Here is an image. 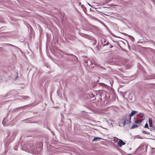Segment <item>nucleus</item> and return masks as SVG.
Returning <instances> with one entry per match:
<instances>
[{
    "label": "nucleus",
    "mask_w": 155,
    "mask_h": 155,
    "mask_svg": "<svg viewBox=\"0 0 155 155\" xmlns=\"http://www.w3.org/2000/svg\"><path fill=\"white\" fill-rule=\"evenodd\" d=\"M40 145L38 143L26 144L22 147V150L35 155H41L42 153L41 144L40 143Z\"/></svg>",
    "instance_id": "1"
},
{
    "label": "nucleus",
    "mask_w": 155,
    "mask_h": 155,
    "mask_svg": "<svg viewBox=\"0 0 155 155\" xmlns=\"http://www.w3.org/2000/svg\"><path fill=\"white\" fill-rule=\"evenodd\" d=\"M147 146L145 145H140L136 150V152L139 154L145 155L147 153Z\"/></svg>",
    "instance_id": "2"
},
{
    "label": "nucleus",
    "mask_w": 155,
    "mask_h": 155,
    "mask_svg": "<svg viewBox=\"0 0 155 155\" xmlns=\"http://www.w3.org/2000/svg\"><path fill=\"white\" fill-rule=\"evenodd\" d=\"M131 121V117L128 114L126 115L124 118V120L123 122L124 125L125 124L130 123Z\"/></svg>",
    "instance_id": "3"
},
{
    "label": "nucleus",
    "mask_w": 155,
    "mask_h": 155,
    "mask_svg": "<svg viewBox=\"0 0 155 155\" xmlns=\"http://www.w3.org/2000/svg\"><path fill=\"white\" fill-rule=\"evenodd\" d=\"M88 62H89V64H90L91 65V68H93L94 66H96V62L94 61H92V60H85V63L87 64L88 63Z\"/></svg>",
    "instance_id": "4"
},
{
    "label": "nucleus",
    "mask_w": 155,
    "mask_h": 155,
    "mask_svg": "<svg viewBox=\"0 0 155 155\" xmlns=\"http://www.w3.org/2000/svg\"><path fill=\"white\" fill-rule=\"evenodd\" d=\"M81 35L82 36L89 40H91L92 39V37L85 34L82 33L81 34Z\"/></svg>",
    "instance_id": "5"
},
{
    "label": "nucleus",
    "mask_w": 155,
    "mask_h": 155,
    "mask_svg": "<svg viewBox=\"0 0 155 155\" xmlns=\"http://www.w3.org/2000/svg\"><path fill=\"white\" fill-rule=\"evenodd\" d=\"M101 44H102L103 45V47H104L106 46H107V48H112L113 47V46L111 45L110 44L109 42H107V43L106 44H103V42H102V41H101Z\"/></svg>",
    "instance_id": "6"
},
{
    "label": "nucleus",
    "mask_w": 155,
    "mask_h": 155,
    "mask_svg": "<svg viewBox=\"0 0 155 155\" xmlns=\"http://www.w3.org/2000/svg\"><path fill=\"white\" fill-rule=\"evenodd\" d=\"M148 121L149 123V125L150 127H152V128L153 129H154L155 130V126L153 127V126L152 124V120L151 118H150L148 119Z\"/></svg>",
    "instance_id": "7"
},
{
    "label": "nucleus",
    "mask_w": 155,
    "mask_h": 155,
    "mask_svg": "<svg viewBox=\"0 0 155 155\" xmlns=\"http://www.w3.org/2000/svg\"><path fill=\"white\" fill-rule=\"evenodd\" d=\"M125 143L123 142V141L121 139H119V142L117 143V145L119 147H121L122 145L125 144Z\"/></svg>",
    "instance_id": "8"
},
{
    "label": "nucleus",
    "mask_w": 155,
    "mask_h": 155,
    "mask_svg": "<svg viewBox=\"0 0 155 155\" xmlns=\"http://www.w3.org/2000/svg\"><path fill=\"white\" fill-rule=\"evenodd\" d=\"M137 116L138 117V118H140L141 119L144 118V120L145 118V117H144V114L142 113H140L139 114H138Z\"/></svg>",
    "instance_id": "9"
},
{
    "label": "nucleus",
    "mask_w": 155,
    "mask_h": 155,
    "mask_svg": "<svg viewBox=\"0 0 155 155\" xmlns=\"http://www.w3.org/2000/svg\"><path fill=\"white\" fill-rule=\"evenodd\" d=\"M134 122L136 124H140L141 123V122L144 120V118L141 119L140 120H137L135 119V117H134Z\"/></svg>",
    "instance_id": "10"
},
{
    "label": "nucleus",
    "mask_w": 155,
    "mask_h": 155,
    "mask_svg": "<svg viewBox=\"0 0 155 155\" xmlns=\"http://www.w3.org/2000/svg\"><path fill=\"white\" fill-rule=\"evenodd\" d=\"M90 97L91 101H94L96 100L95 96L93 94H91L90 95Z\"/></svg>",
    "instance_id": "11"
},
{
    "label": "nucleus",
    "mask_w": 155,
    "mask_h": 155,
    "mask_svg": "<svg viewBox=\"0 0 155 155\" xmlns=\"http://www.w3.org/2000/svg\"><path fill=\"white\" fill-rule=\"evenodd\" d=\"M137 112H138L137 111L134 110H132L130 114H129V115H130V117H131V116L134 115L136 113H137Z\"/></svg>",
    "instance_id": "12"
},
{
    "label": "nucleus",
    "mask_w": 155,
    "mask_h": 155,
    "mask_svg": "<svg viewBox=\"0 0 155 155\" xmlns=\"http://www.w3.org/2000/svg\"><path fill=\"white\" fill-rule=\"evenodd\" d=\"M102 139V138L98 137H95L92 140L93 141H96L100 139Z\"/></svg>",
    "instance_id": "13"
},
{
    "label": "nucleus",
    "mask_w": 155,
    "mask_h": 155,
    "mask_svg": "<svg viewBox=\"0 0 155 155\" xmlns=\"http://www.w3.org/2000/svg\"><path fill=\"white\" fill-rule=\"evenodd\" d=\"M138 127V126L136 124H134L132 125L130 127V129H134L135 128H137Z\"/></svg>",
    "instance_id": "14"
},
{
    "label": "nucleus",
    "mask_w": 155,
    "mask_h": 155,
    "mask_svg": "<svg viewBox=\"0 0 155 155\" xmlns=\"http://www.w3.org/2000/svg\"><path fill=\"white\" fill-rule=\"evenodd\" d=\"M22 98L24 99L27 100L29 99V97L27 96H23Z\"/></svg>",
    "instance_id": "15"
},
{
    "label": "nucleus",
    "mask_w": 155,
    "mask_h": 155,
    "mask_svg": "<svg viewBox=\"0 0 155 155\" xmlns=\"http://www.w3.org/2000/svg\"><path fill=\"white\" fill-rule=\"evenodd\" d=\"M8 45H9V46H11L12 47H14L16 48H17L18 49H19V48L18 47H17V46H14V45H11V44H8Z\"/></svg>",
    "instance_id": "16"
},
{
    "label": "nucleus",
    "mask_w": 155,
    "mask_h": 155,
    "mask_svg": "<svg viewBox=\"0 0 155 155\" xmlns=\"http://www.w3.org/2000/svg\"><path fill=\"white\" fill-rule=\"evenodd\" d=\"M15 73H16V76H15V80H16L18 79V73L17 72H16Z\"/></svg>",
    "instance_id": "17"
},
{
    "label": "nucleus",
    "mask_w": 155,
    "mask_h": 155,
    "mask_svg": "<svg viewBox=\"0 0 155 155\" xmlns=\"http://www.w3.org/2000/svg\"><path fill=\"white\" fill-rule=\"evenodd\" d=\"M142 133H143L144 134H149L150 133L146 131L143 130L142 131Z\"/></svg>",
    "instance_id": "18"
},
{
    "label": "nucleus",
    "mask_w": 155,
    "mask_h": 155,
    "mask_svg": "<svg viewBox=\"0 0 155 155\" xmlns=\"http://www.w3.org/2000/svg\"><path fill=\"white\" fill-rule=\"evenodd\" d=\"M144 127L146 128H149L148 124L147 123H146Z\"/></svg>",
    "instance_id": "19"
},
{
    "label": "nucleus",
    "mask_w": 155,
    "mask_h": 155,
    "mask_svg": "<svg viewBox=\"0 0 155 155\" xmlns=\"http://www.w3.org/2000/svg\"><path fill=\"white\" fill-rule=\"evenodd\" d=\"M129 36L130 39H131L132 41L134 40V38L133 37H132V36L130 35H129Z\"/></svg>",
    "instance_id": "20"
},
{
    "label": "nucleus",
    "mask_w": 155,
    "mask_h": 155,
    "mask_svg": "<svg viewBox=\"0 0 155 155\" xmlns=\"http://www.w3.org/2000/svg\"><path fill=\"white\" fill-rule=\"evenodd\" d=\"M18 146H16L14 148V149L15 150H18Z\"/></svg>",
    "instance_id": "21"
},
{
    "label": "nucleus",
    "mask_w": 155,
    "mask_h": 155,
    "mask_svg": "<svg viewBox=\"0 0 155 155\" xmlns=\"http://www.w3.org/2000/svg\"><path fill=\"white\" fill-rule=\"evenodd\" d=\"M15 135H15V136H12V137L13 138V139L11 141V142H12L13 141V140H14V137H15Z\"/></svg>",
    "instance_id": "22"
},
{
    "label": "nucleus",
    "mask_w": 155,
    "mask_h": 155,
    "mask_svg": "<svg viewBox=\"0 0 155 155\" xmlns=\"http://www.w3.org/2000/svg\"><path fill=\"white\" fill-rule=\"evenodd\" d=\"M96 43V41H94V42L93 43V45H95Z\"/></svg>",
    "instance_id": "23"
},
{
    "label": "nucleus",
    "mask_w": 155,
    "mask_h": 155,
    "mask_svg": "<svg viewBox=\"0 0 155 155\" xmlns=\"http://www.w3.org/2000/svg\"><path fill=\"white\" fill-rule=\"evenodd\" d=\"M4 120H3V121H2V124H3V125H4V126H5V125H4Z\"/></svg>",
    "instance_id": "24"
},
{
    "label": "nucleus",
    "mask_w": 155,
    "mask_h": 155,
    "mask_svg": "<svg viewBox=\"0 0 155 155\" xmlns=\"http://www.w3.org/2000/svg\"><path fill=\"white\" fill-rule=\"evenodd\" d=\"M125 64V63H123L122 64H123V65H124V64Z\"/></svg>",
    "instance_id": "25"
},
{
    "label": "nucleus",
    "mask_w": 155,
    "mask_h": 155,
    "mask_svg": "<svg viewBox=\"0 0 155 155\" xmlns=\"http://www.w3.org/2000/svg\"><path fill=\"white\" fill-rule=\"evenodd\" d=\"M154 77L155 78V74L154 75Z\"/></svg>",
    "instance_id": "26"
},
{
    "label": "nucleus",
    "mask_w": 155,
    "mask_h": 155,
    "mask_svg": "<svg viewBox=\"0 0 155 155\" xmlns=\"http://www.w3.org/2000/svg\"><path fill=\"white\" fill-rule=\"evenodd\" d=\"M105 41H106L105 40H104V42H105Z\"/></svg>",
    "instance_id": "27"
},
{
    "label": "nucleus",
    "mask_w": 155,
    "mask_h": 155,
    "mask_svg": "<svg viewBox=\"0 0 155 155\" xmlns=\"http://www.w3.org/2000/svg\"><path fill=\"white\" fill-rule=\"evenodd\" d=\"M103 14H104V15H107L106 14H104V13Z\"/></svg>",
    "instance_id": "28"
},
{
    "label": "nucleus",
    "mask_w": 155,
    "mask_h": 155,
    "mask_svg": "<svg viewBox=\"0 0 155 155\" xmlns=\"http://www.w3.org/2000/svg\"><path fill=\"white\" fill-rule=\"evenodd\" d=\"M8 136V135H7V137Z\"/></svg>",
    "instance_id": "29"
}]
</instances>
